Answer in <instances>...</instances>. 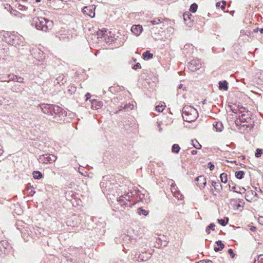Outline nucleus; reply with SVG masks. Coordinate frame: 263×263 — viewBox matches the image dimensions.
Returning a JSON list of instances; mask_svg holds the SVG:
<instances>
[{"instance_id": "obj_1", "label": "nucleus", "mask_w": 263, "mask_h": 263, "mask_svg": "<svg viewBox=\"0 0 263 263\" xmlns=\"http://www.w3.org/2000/svg\"><path fill=\"white\" fill-rule=\"evenodd\" d=\"M31 25L34 26L37 30L45 32L51 30L53 26L52 21H50L42 17H35L31 22Z\"/></svg>"}, {"instance_id": "obj_2", "label": "nucleus", "mask_w": 263, "mask_h": 263, "mask_svg": "<svg viewBox=\"0 0 263 263\" xmlns=\"http://www.w3.org/2000/svg\"><path fill=\"white\" fill-rule=\"evenodd\" d=\"M182 117L183 120L188 122L196 120L198 117V112L196 109L192 106L185 105L182 108Z\"/></svg>"}, {"instance_id": "obj_3", "label": "nucleus", "mask_w": 263, "mask_h": 263, "mask_svg": "<svg viewBox=\"0 0 263 263\" xmlns=\"http://www.w3.org/2000/svg\"><path fill=\"white\" fill-rule=\"evenodd\" d=\"M112 181L113 180H111L110 176L103 177L100 186L103 193L105 195H109L114 192L115 184Z\"/></svg>"}, {"instance_id": "obj_4", "label": "nucleus", "mask_w": 263, "mask_h": 263, "mask_svg": "<svg viewBox=\"0 0 263 263\" xmlns=\"http://www.w3.org/2000/svg\"><path fill=\"white\" fill-rule=\"evenodd\" d=\"M52 113H53V116L49 118V120L55 122L61 121L63 118L65 117L67 114L66 111L62 108L55 105H53Z\"/></svg>"}, {"instance_id": "obj_5", "label": "nucleus", "mask_w": 263, "mask_h": 263, "mask_svg": "<svg viewBox=\"0 0 263 263\" xmlns=\"http://www.w3.org/2000/svg\"><path fill=\"white\" fill-rule=\"evenodd\" d=\"M3 41L10 45L16 46L18 44V36L10 32L3 31L1 32Z\"/></svg>"}, {"instance_id": "obj_6", "label": "nucleus", "mask_w": 263, "mask_h": 263, "mask_svg": "<svg viewBox=\"0 0 263 263\" xmlns=\"http://www.w3.org/2000/svg\"><path fill=\"white\" fill-rule=\"evenodd\" d=\"M11 248V247L7 240L0 241V257H4L6 255L8 254Z\"/></svg>"}, {"instance_id": "obj_7", "label": "nucleus", "mask_w": 263, "mask_h": 263, "mask_svg": "<svg viewBox=\"0 0 263 263\" xmlns=\"http://www.w3.org/2000/svg\"><path fill=\"white\" fill-rule=\"evenodd\" d=\"M56 159L57 157L54 155L46 154L40 156L38 160L40 163L47 164L52 163Z\"/></svg>"}, {"instance_id": "obj_8", "label": "nucleus", "mask_w": 263, "mask_h": 263, "mask_svg": "<svg viewBox=\"0 0 263 263\" xmlns=\"http://www.w3.org/2000/svg\"><path fill=\"white\" fill-rule=\"evenodd\" d=\"M53 105V104L44 103L40 105V107L42 112L44 114H46L49 119L51 117V116H53V113H52Z\"/></svg>"}, {"instance_id": "obj_9", "label": "nucleus", "mask_w": 263, "mask_h": 263, "mask_svg": "<svg viewBox=\"0 0 263 263\" xmlns=\"http://www.w3.org/2000/svg\"><path fill=\"white\" fill-rule=\"evenodd\" d=\"M201 66V63L199 59H193L188 64V68L191 71H195Z\"/></svg>"}, {"instance_id": "obj_10", "label": "nucleus", "mask_w": 263, "mask_h": 263, "mask_svg": "<svg viewBox=\"0 0 263 263\" xmlns=\"http://www.w3.org/2000/svg\"><path fill=\"white\" fill-rule=\"evenodd\" d=\"M95 7L94 5H90L89 6H85L83 9V12L84 14L87 15L91 18H93L95 16Z\"/></svg>"}, {"instance_id": "obj_11", "label": "nucleus", "mask_w": 263, "mask_h": 263, "mask_svg": "<svg viewBox=\"0 0 263 263\" xmlns=\"http://www.w3.org/2000/svg\"><path fill=\"white\" fill-rule=\"evenodd\" d=\"M119 37V35H108L106 34L105 37H104V40L107 43H111L112 42L117 43V40Z\"/></svg>"}, {"instance_id": "obj_12", "label": "nucleus", "mask_w": 263, "mask_h": 263, "mask_svg": "<svg viewBox=\"0 0 263 263\" xmlns=\"http://www.w3.org/2000/svg\"><path fill=\"white\" fill-rule=\"evenodd\" d=\"M90 101L91 103V108L93 109H99L101 108L103 106V103L102 101H98L95 99L90 100Z\"/></svg>"}, {"instance_id": "obj_13", "label": "nucleus", "mask_w": 263, "mask_h": 263, "mask_svg": "<svg viewBox=\"0 0 263 263\" xmlns=\"http://www.w3.org/2000/svg\"><path fill=\"white\" fill-rule=\"evenodd\" d=\"M132 31L136 35H139L142 31L143 28L142 26L138 25H133L131 28Z\"/></svg>"}, {"instance_id": "obj_14", "label": "nucleus", "mask_w": 263, "mask_h": 263, "mask_svg": "<svg viewBox=\"0 0 263 263\" xmlns=\"http://www.w3.org/2000/svg\"><path fill=\"white\" fill-rule=\"evenodd\" d=\"M164 20H163L162 18H155L153 20L149 21V22L152 25H156V24H160V28H162L164 26Z\"/></svg>"}, {"instance_id": "obj_15", "label": "nucleus", "mask_w": 263, "mask_h": 263, "mask_svg": "<svg viewBox=\"0 0 263 263\" xmlns=\"http://www.w3.org/2000/svg\"><path fill=\"white\" fill-rule=\"evenodd\" d=\"M211 184L217 193H220L222 190V186L219 181H212Z\"/></svg>"}, {"instance_id": "obj_16", "label": "nucleus", "mask_w": 263, "mask_h": 263, "mask_svg": "<svg viewBox=\"0 0 263 263\" xmlns=\"http://www.w3.org/2000/svg\"><path fill=\"white\" fill-rule=\"evenodd\" d=\"M250 114L248 111L246 114H242L239 117V120L241 122H248L250 120Z\"/></svg>"}, {"instance_id": "obj_17", "label": "nucleus", "mask_w": 263, "mask_h": 263, "mask_svg": "<svg viewBox=\"0 0 263 263\" xmlns=\"http://www.w3.org/2000/svg\"><path fill=\"white\" fill-rule=\"evenodd\" d=\"M213 125L215 127L216 132H221L223 130V125L221 122H214Z\"/></svg>"}, {"instance_id": "obj_18", "label": "nucleus", "mask_w": 263, "mask_h": 263, "mask_svg": "<svg viewBox=\"0 0 263 263\" xmlns=\"http://www.w3.org/2000/svg\"><path fill=\"white\" fill-rule=\"evenodd\" d=\"M206 184V179L203 175L200 176V179L197 185L200 187H204Z\"/></svg>"}, {"instance_id": "obj_19", "label": "nucleus", "mask_w": 263, "mask_h": 263, "mask_svg": "<svg viewBox=\"0 0 263 263\" xmlns=\"http://www.w3.org/2000/svg\"><path fill=\"white\" fill-rule=\"evenodd\" d=\"M218 83L220 90H227L228 89V83L227 81H220Z\"/></svg>"}, {"instance_id": "obj_20", "label": "nucleus", "mask_w": 263, "mask_h": 263, "mask_svg": "<svg viewBox=\"0 0 263 263\" xmlns=\"http://www.w3.org/2000/svg\"><path fill=\"white\" fill-rule=\"evenodd\" d=\"M118 35H121V37L118 38V43H117V45L118 47L122 46L123 45L124 42L126 41L127 39V36H125L124 35H121L119 33H118Z\"/></svg>"}, {"instance_id": "obj_21", "label": "nucleus", "mask_w": 263, "mask_h": 263, "mask_svg": "<svg viewBox=\"0 0 263 263\" xmlns=\"http://www.w3.org/2000/svg\"><path fill=\"white\" fill-rule=\"evenodd\" d=\"M66 79L65 78V77L63 75L60 76L56 79L57 83L60 85H64L66 82Z\"/></svg>"}, {"instance_id": "obj_22", "label": "nucleus", "mask_w": 263, "mask_h": 263, "mask_svg": "<svg viewBox=\"0 0 263 263\" xmlns=\"http://www.w3.org/2000/svg\"><path fill=\"white\" fill-rule=\"evenodd\" d=\"M153 57V54L151 53L148 50L146 51L142 54V57L144 60H149L152 59Z\"/></svg>"}, {"instance_id": "obj_23", "label": "nucleus", "mask_w": 263, "mask_h": 263, "mask_svg": "<svg viewBox=\"0 0 263 263\" xmlns=\"http://www.w3.org/2000/svg\"><path fill=\"white\" fill-rule=\"evenodd\" d=\"M11 90L13 92H20L22 91V87L18 84H15L12 86Z\"/></svg>"}, {"instance_id": "obj_24", "label": "nucleus", "mask_w": 263, "mask_h": 263, "mask_svg": "<svg viewBox=\"0 0 263 263\" xmlns=\"http://www.w3.org/2000/svg\"><path fill=\"white\" fill-rule=\"evenodd\" d=\"M183 17L184 22H187V21H192V17L193 16L189 12H185L183 15Z\"/></svg>"}, {"instance_id": "obj_25", "label": "nucleus", "mask_w": 263, "mask_h": 263, "mask_svg": "<svg viewBox=\"0 0 263 263\" xmlns=\"http://www.w3.org/2000/svg\"><path fill=\"white\" fill-rule=\"evenodd\" d=\"M33 177L35 179H40L43 177L42 174L38 171H33Z\"/></svg>"}, {"instance_id": "obj_26", "label": "nucleus", "mask_w": 263, "mask_h": 263, "mask_svg": "<svg viewBox=\"0 0 263 263\" xmlns=\"http://www.w3.org/2000/svg\"><path fill=\"white\" fill-rule=\"evenodd\" d=\"M180 150L179 145L177 144H174L172 147V152L175 154H178Z\"/></svg>"}, {"instance_id": "obj_27", "label": "nucleus", "mask_w": 263, "mask_h": 263, "mask_svg": "<svg viewBox=\"0 0 263 263\" xmlns=\"http://www.w3.org/2000/svg\"><path fill=\"white\" fill-rule=\"evenodd\" d=\"M245 173L242 171H237L235 173V176L237 179H241L243 178Z\"/></svg>"}, {"instance_id": "obj_28", "label": "nucleus", "mask_w": 263, "mask_h": 263, "mask_svg": "<svg viewBox=\"0 0 263 263\" xmlns=\"http://www.w3.org/2000/svg\"><path fill=\"white\" fill-rule=\"evenodd\" d=\"M137 213L139 215H143L144 216H147L148 214V211L143 209L142 208H139L137 209Z\"/></svg>"}, {"instance_id": "obj_29", "label": "nucleus", "mask_w": 263, "mask_h": 263, "mask_svg": "<svg viewBox=\"0 0 263 263\" xmlns=\"http://www.w3.org/2000/svg\"><path fill=\"white\" fill-rule=\"evenodd\" d=\"M218 223L222 226H225L229 222V218L225 217L224 219H217Z\"/></svg>"}, {"instance_id": "obj_30", "label": "nucleus", "mask_w": 263, "mask_h": 263, "mask_svg": "<svg viewBox=\"0 0 263 263\" xmlns=\"http://www.w3.org/2000/svg\"><path fill=\"white\" fill-rule=\"evenodd\" d=\"M253 263H263V254L257 255L256 258H254Z\"/></svg>"}, {"instance_id": "obj_31", "label": "nucleus", "mask_w": 263, "mask_h": 263, "mask_svg": "<svg viewBox=\"0 0 263 263\" xmlns=\"http://www.w3.org/2000/svg\"><path fill=\"white\" fill-rule=\"evenodd\" d=\"M107 32L106 30H104L103 31V30H99L97 32V35L98 36V37L100 38H103L105 37L106 35V32Z\"/></svg>"}, {"instance_id": "obj_32", "label": "nucleus", "mask_w": 263, "mask_h": 263, "mask_svg": "<svg viewBox=\"0 0 263 263\" xmlns=\"http://www.w3.org/2000/svg\"><path fill=\"white\" fill-rule=\"evenodd\" d=\"M215 227V224L214 223H211L205 229V232L207 234L210 233V230H214Z\"/></svg>"}, {"instance_id": "obj_33", "label": "nucleus", "mask_w": 263, "mask_h": 263, "mask_svg": "<svg viewBox=\"0 0 263 263\" xmlns=\"http://www.w3.org/2000/svg\"><path fill=\"white\" fill-rule=\"evenodd\" d=\"M220 180L222 182L226 183L228 181V176L225 173H223L220 175Z\"/></svg>"}, {"instance_id": "obj_34", "label": "nucleus", "mask_w": 263, "mask_h": 263, "mask_svg": "<svg viewBox=\"0 0 263 263\" xmlns=\"http://www.w3.org/2000/svg\"><path fill=\"white\" fill-rule=\"evenodd\" d=\"M192 144H193V146L197 149H200L201 148V144L196 140H192Z\"/></svg>"}, {"instance_id": "obj_35", "label": "nucleus", "mask_w": 263, "mask_h": 263, "mask_svg": "<svg viewBox=\"0 0 263 263\" xmlns=\"http://www.w3.org/2000/svg\"><path fill=\"white\" fill-rule=\"evenodd\" d=\"M198 8V5L196 3L192 4L190 8V11L193 13L196 12Z\"/></svg>"}, {"instance_id": "obj_36", "label": "nucleus", "mask_w": 263, "mask_h": 263, "mask_svg": "<svg viewBox=\"0 0 263 263\" xmlns=\"http://www.w3.org/2000/svg\"><path fill=\"white\" fill-rule=\"evenodd\" d=\"M121 107L122 108H129L130 109H132L134 108V105L133 104H130L129 103L128 104L127 103H123L121 104Z\"/></svg>"}, {"instance_id": "obj_37", "label": "nucleus", "mask_w": 263, "mask_h": 263, "mask_svg": "<svg viewBox=\"0 0 263 263\" xmlns=\"http://www.w3.org/2000/svg\"><path fill=\"white\" fill-rule=\"evenodd\" d=\"M262 152H263L262 149L257 148L256 149L255 154V157L257 158L260 157L261 155V154L262 153Z\"/></svg>"}, {"instance_id": "obj_38", "label": "nucleus", "mask_w": 263, "mask_h": 263, "mask_svg": "<svg viewBox=\"0 0 263 263\" xmlns=\"http://www.w3.org/2000/svg\"><path fill=\"white\" fill-rule=\"evenodd\" d=\"M226 2H223L222 5H221L220 2H217L216 4V6L217 7H220L222 10H224L226 8Z\"/></svg>"}, {"instance_id": "obj_39", "label": "nucleus", "mask_w": 263, "mask_h": 263, "mask_svg": "<svg viewBox=\"0 0 263 263\" xmlns=\"http://www.w3.org/2000/svg\"><path fill=\"white\" fill-rule=\"evenodd\" d=\"M164 108V106L162 104H161V105H159L156 106V110L159 112H162Z\"/></svg>"}, {"instance_id": "obj_40", "label": "nucleus", "mask_w": 263, "mask_h": 263, "mask_svg": "<svg viewBox=\"0 0 263 263\" xmlns=\"http://www.w3.org/2000/svg\"><path fill=\"white\" fill-rule=\"evenodd\" d=\"M12 81L17 82L19 83H23V78L21 77H17V76H15V78H14V80H12Z\"/></svg>"}, {"instance_id": "obj_41", "label": "nucleus", "mask_w": 263, "mask_h": 263, "mask_svg": "<svg viewBox=\"0 0 263 263\" xmlns=\"http://www.w3.org/2000/svg\"><path fill=\"white\" fill-rule=\"evenodd\" d=\"M228 253L229 254V255H230L231 257L232 258H234L235 256V254L234 253L233 249H229L228 251Z\"/></svg>"}, {"instance_id": "obj_42", "label": "nucleus", "mask_w": 263, "mask_h": 263, "mask_svg": "<svg viewBox=\"0 0 263 263\" xmlns=\"http://www.w3.org/2000/svg\"><path fill=\"white\" fill-rule=\"evenodd\" d=\"M208 165L210 170L213 171L214 169V165L211 162H209Z\"/></svg>"}, {"instance_id": "obj_43", "label": "nucleus", "mask_w": 263, "mask_h": 263, "mask_svg": "<svg viewBox=\"0 0 263 263\" xmlns=\"http://www.w3.org/2000/svg\"><path fill=\"white\" fill-rule=\"evenodd\" d=\"M141 66L139 63H136L133 67V68L135 70H137L138 69L141 68Z\"/></svg>"}, {"instance_id": "obj_44", "label": "nucleus", "mask_w": 263, "mask_h": 263, "mask_svg": "<svg viewBox=\"0 0 263 263\" xmlns=\"http://www.w3.org/2000/svg\"><path fill=\"white\" fill-rule=\"evenodd\" d=\"M216 243L219 247H222V249L224 247V245L222 242V241L221 240H218V241H216Z\"/></svg>"}, {"instance_id": "obj_45", "label": "nucleus", "mask_w": 263, "mask_h": 263, "mask_svg": "<svg viewBox=\"0 0 263 263\" xmlns=\"http://www.w3.org/2000/svg\"><path fill=\"white\" fill-rule=\"evenodd\" d=\"M7 78L8 79L9 81H12V80H14V78H15V75L8 74V75H7Z\"/></svg>"}, {"instance_id": "obj_46", "label": "nucleus", "mask_w": 263, "mask_h": 263, "mask_svg": "<svg viewBox=\"0 0 263 263\" xmlns=\"http://www.w3.org/2000/svg\"><path fill=\"white\" fill-rule=\"evenodd\" d=\"M0 80L2 82H9L8 79L7 78L6 76L2 77L0 78Z\"/></svg>"}, {"instance_id": "obj_47", "label": "nucleus", "mask_w": 263, "mask_h": 263, "mask_svg": "<svg viewBox=\"0 0 263 263\" xmlns=\"http://www.w3.org/2000/svg\"><path fill=\"white\" fill-rule=\"evenodd\" d=\"M246 191V189L244 187L240 188L239 191H236V193L241 194L242 193H244Z\"/></svg>"}, {"instance_id": "obj_48", "label": "nucleus", "mask_w": 263, "mask_h": 263, "mask_svg": "<svg viewBox=\"0 0 263 263\" xmlns=\"http://www.w3.org/2000/svg\"><path fill=\"white\" fill-rule=\"evenodd\" d=\"M214 250L215 252H217L219 251L222 250V247H214Z\"/></svg>"}, {"instance_id": "obj_49", "label": "nucleus", "mask_w": 263, "mask_h": 263, "mask_svg": "<svg viewBox=\"0 0 263 263\" xmlns=\"http://www.w3.org/2000/svg\"><path fill=\"white\" fill-rule=\"evenodd\" d=\"M130 195H129V193H128L127 194L125 195V196L124 198L126 200H129L130 197L133 195V194L132 193H130Z\"/></svg>"}, {"instance_id": "obj_50", "label": "nucleus", "mask_w": 263, "mask_h": 263, "mask_svg": "<svg viewBox=\"0 0 263 263\" xmlns=\"http://www.w3.org/2000/svg\"><path fill=\"white\" fill-rule=\"evenodd\" d=\"M91 95H90V93H88H88H87L86 94V95H85V97H86V99H85V100H86V101H87L88 100H89V99H90V97H91Z\"/></svg>"}, {"instance_id": "obj_51", "label": "nucleus", "mask_w": 263, "mask_h": 263, "mask_svg": "<svg viewBox=\"0 0 263 263\" xmlns=\"http://www.w3.org/2000/svg\"><path fill=\"white\" fill-rule=\"evenodd\" d=\"M202 263H213V262L212 260L208 259L202 260Z\"/></svg>"}, {"instance_id": "obj_52", "label": "nucleus", "mask_w": 263, "mask_h": 263, "mask_svg": "<svg viewBox=\"0 0 263 263\" xmlns=\"http://www.w3.org/2000/svg\"><path fill=\"white\" fill-rule=\"evenodd\" d=\"M4 101V98L3 97L0 96V105H1Z\"/></svg>"}, {"instance_id": "obj_53", "label": "nucleus", "mask_w": 263, "mask_h": 263, "mask_svg": "<svg viewBox=\"0 0 263 263\" xmlns=\"http://www.w3.org/2000/svg\"><path fill=\"white\" fill-rule=\"evenodd\" d=\"M259 222L263 224V217H259L258 218Z\"/></svg>"}, {"instance_id": "obj_54", "label": "nucleus", "mask_w": 263, "mask_h": 263, "mask_svg": "<svg viewBox=\"0 0 263 263\" xmlns=\"http://www.w3.org/2000/svg\"><path fill=\"white\" fill-rule=\"evenodd\" d=\"M197 151L196 150H193L191 151V154L193 155H195L197 154Z\"/></svg>"}, {"instance_id": "obj_55", "label": "nucleus", "mask_w": 263, "mask_h": 263, "mask_svg": "<svg viewBox=\"0 0 263 263\" xmlns=\"http://www.w3.org/2000/svg\"><path fill=\"white\" fill-rule=\"evenodd\" d=\"M35 192L33 190H31L30 192H29V195L30 196H33L34 194H35Z\"/></svg>"}, {"instance_id": "obj_56", "label": "nucleus", "mask_w": 263, "mask_h": 263, "mask_svg": "<svg viewBox=\"0 0 263 263\" xmlns=\"http://www.w3.org/2000/svg\"><path fill=\"white\" fill-rule=\"evenodd\" d=\"M256 230V228L253 226L251 227L250 230L252 231H255Z\"/></svg>"}, {"instance_id": "obj_57", "label": "nucleus", "mask_w": 263, "mask_h": 263, "mask_svg": "<svg viewBox=\"0 0 263 263\" xmlns=\"http://www.w3.org/2000/svg\"><path fill=\"white\" fill-rule=\"evenodd\" d=\"M230 187L231 188V186H230ZM236 186H232V187H231V191H234V192H236Z\"/></svg>"}, {"instance_id": "obj_58", "label": "nucleus", "mask_w": 263, "mask_h": 263, "mask_svg": "<svg viewBox=\"0 0 263 263\" xmlns=\"http://www.w3.org/2000/svg\"><path fill=\"white\" fill-rule=\"evenodd\" d=\"M259 29L258 28H256L253 30L254 32H257L259 31Z\"/></svg>"}, {"instance_id": "obj_59", "label": "nucleus", "mask_w": 263, "mask_h": 263, "mask_svg": "<svg viewBox=\"0 0 263 263\" xmlns=\"http://www.w3.org/2000/svg\"><path fill=\"white\" fill-rule=\"evenodd\" d=\"M199 179H200V176L196 177L195 179V181L198 182V181H199Z\"/></svg>"}, {"instance_id": "obj_60", "label": "nucleus", "mask_w": 263, "mask_h": 263, "mask_svg": "<svg viewBox=\"0 0 263 263\" xmlns=\"http://www.w3.org/2000/svg\"><path fill=\"white\" fill-rule=\"evenodd\" d=\"M125 239H128V236H124V237L122 238V240H123V241H124Z\"/></svg>"}, {"instance_id": "obj_61", "label": "nucleus", "mask_w": 263, "mask_h": 263, "mask_svg": "<svg viewBox=\"0 0 263 263\" xmlns=\"http://www.w3.org/2000/svg\"><path fill=\"white\" fill-rule=\"evenodd\" d=\"M183 87V84H180L179 86H178V89H181Z\"/></svg>"}, {"instance_id": "obj_62", "label": "nucleus", "mask_w": 263, "mask_h": 263, "mask_svg": "<svg viewBox=\"0 0 263 263\" xmlns=\"http://www.w3.org/2000/svg\"><path fill=\"white\" fill-rule=\"evenodd\" d=\"M120 238H115V241L116 242H118V241H120Z\"/></svg>"}, {"instance_id": "obj_63", "label": "nucleus", "mask_w": 263, "mask_h": 263, "mask_svg": "<svg viewBox=\"0 0 263 263\" xmlns=\"http://www.w3.org/2000/svg\"><path fill=\"white\" fill-rule=\"evenodd\" d=\"M259 32H260V33H263V28H260L259 30Z\"/></svg>"}, {"instance_id": "obj_64", "label": "nucleus", "mask_w": 263, "mask_h": 263, "mask_svg": "<svg viewBox=\"0 0 263 263\" xmlns=\"http://www.w3.org/2000/svg\"><path fill=\"white\" fill-rule=\"evenodd\" d=\"M211 192L212 193V194L214 195V196H216V194H214V192H213V190H211Z\"/></svg>"}]
</instances>
